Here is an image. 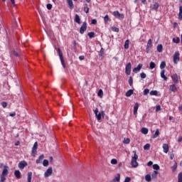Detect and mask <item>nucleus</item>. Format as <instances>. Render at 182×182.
<instances>
[{"label":"nucleus","instance_id":"nucleus-41","mask_svg":"<svg viewBox=\"0 0 182 182\" xmlns=\"http://www.w3.org/2000/svg\"><path fill=\"white\" fill-rule=\"evenodd\" d=\"M149 68L150 69H154V68H156V63H154V62H151Z\"/></svg>","mask_w":182,"mask_h":182},{"label":"nucleus","instance_id":"nucleus-19","mask_svg":"<svg viewBox=\"0 0 182 182\" xmlns=\"http://www.w3.org/2000/svg\"><path fill=\"white\" fill-rule=\"evenodd\" d=\"M171 78L173 80V82H175V83H178V76L177 75V74H173L171 76Z\"/></svg>","mask_w":182,"mask_h":182},{"label":"nucleus","instance_id":"nucleus-8","mask_svg":"<svg viewBox=\"0 0 182 182\" xmlns=\"http://www.w3.org/2000/svg\"><path fill=\"white\" fill-rule=\"evenodd\" d=\"M113 15L115 16V18H118L119 19H123L124 18V14H120L119 11H114L113 12Z\"/></svg>","mask_w":182,"mask_h":182},{"label":"nucleus","instance_id":"nucleus-3","mask_svg":"<svg viewBox=\"0 0 182 182\" xmlns=\"http://www.w3.org/2000/svg\"><path fill=\"white\" fill-rule=\"evenodd\" d=\"M57 52L58 53V56L60 58V60L61 62V65L63 67L66 68V65L65 64V60H63V54L62 53V51L60 50V48H57Z\"/></svg>","mask_w":182,"mask_h":182},{"label":"nucleus","instance_id":"nucleus-43","mask_svg":"<svg viewBox=\"0 0 182 182\" xmlns=\"http://www.w3.org/2000/svg\"><path fill=\"white\" fill-rule=\"evenodd\" d=\"M89 38H90V39H92V38H93L95 36V33L94 32H90L87 33Z\"/></svg>","mask_w":182,"mask_h":182},{"label":"nucleus","instance_id":"nucleus-37","mask_svg":"<svg viewBox=\"0 0 182 182\" xmlns=\"http://www.w3.org/2000/svg\"><path fill=\"white\" fill-rule=\"evenodd\" d=\"M158 92L157 90H152L150 92L151 96H157Z\"/></svg>","mask_w":182,"mask_h":182},{"label":"nucleus","instance_id":"nucleus-10","mask_svg":"<svg viewBox=\"0 0 182 182\" xmlns=\"http://www.w3.org/2000/svg\"><path fill=\"white\" fill-rule=\"evenodd\" d=\"M36 150H38V142L34 143V145L32 148L31 155L33 156V157H35L36 154Z\"/></svg>","mask_w":182,"mask_h":182},{"label":"nucleus","instance_id":"nucleus-34","mask_svg":"<svg viewBox=\"0 0 182 182\" xmlns=\"http://www.w3.org/2000/svg\"><path fill=\"white\" fill-rule=\"evenodd\" d=\"M104 22L106 23L107 22H110V18H109V15H106L104 17Z\"/></svg>","mask_w":182,"mask_h":182},{"label":"nucleus","instance_id":"nucleus-18","mask_svg":"<svg viewBox=\"0 0 182 182\" xmlns=\"http://www.w3.org/2000/svg\"><path fill=\"white\" fill-rule=\"evenodd\" d=\"M14 176L16 177V178H21V171L19 170H16L14 171Z\"/></svg>","mask_w":182,"mask_h":182},{"label":"nucleus","instance_id":"nucleus-63","mask_svg":"<svg viewBox=\"0 0 182 182\" xmlns=\"http://www.w3.org/2000/svg\"><path fill=\"white\" fill-rule=\"evenodd\" d=\"M170 159H171V160H173V159H174V154H170Z\"/></svg>","mask_w":182,"mask_h":182},{"label":"nucleus","instance_id":"nucleus-32","mask_svg":"<svg viewBox=\"0 0 182 182\" xmlns=\"http://www.w3.org/2000/svg\"><path fill=\"white\" fill-rule=\"evenodd\" d=\"M145 180H146V181H148V182L151 181V176L150 174H147L145 176Z\"/></svg>","mask_w":182,"mask_h":182},{"label":"nucleus","instance_id":"nucleus-48","mask_svg":"<svg viewBox=\"0 0 182 182\" xmlns=\"http://www.w3.org/2000/svg\"><path fill=\"white\" fill-rule=\"evenodd\" d=\"M111 164H117V159H112Z\"/></svg>","mask_w":182,"mask_h":182},{"label":"nucleus","instance_id":"nucleus-64","mask_svg":"<svg viewBox=\"0 0 182 182\" xmlns=\"http://www.w3.org/2000/svg\"><path fill=\"white\" fill-rule=\"evenodd\" d=\"M147 166H153V161H150L148 162Z\"/></svg>","mask_w":182,"mask_h":182},{"label":"nucleus","instance_id":"nucleus-6","mask_svg":"<svg viewBox=\"0 0 182 182\" xmlns=\"http://www.w3.org/2000/svg\"><path fill=\"white\" fill-rule=\"evenodd\" d=\"M87 29V23L84 22L81 27L80 28V33L81 35H83L85 32H86V30Z\"/></svg>","mask_w":182,"mask_h":182},{"label":"nucleus","instance_id":"nucleus-60","mask_svg":"<svg viewBox=\"0 0 182 182\" xmlns=\"http://www.w3.org/2000/svg\"><path fill=\"white\" fill-rule=\"evenodd\" d=\"M13 55H14V56H19V54H18V52L15 50L13 51Z\"/></svg>","mask_w":182,"mask_h":182},{"label":"nucleus","instance_id":"nucleus-56","mask_svg":"<svg viewBox=\"0 0 182 182\" xmlns=\"http://www.w3.org/2000/svg\"><path fill=\"white\" fill-rule=\"evenodd\" d=\"M47 9H49V10L52 9V4H47Z\"/></svg>","mask_w":182,"mask_h":182},{"label":"nucleus","instance_id":"nucleus-20","mask_svg":"<svg viewBox=\"0 0 182 182\" xmlns=\"http://www.w3.org/2000/svg\"><path fill=\"white\" fill-rule=\"evenodd\" d=\"M137 110H139V103H136L134 106V114L136 116L137 114Z\"/></svg>","mask_w":182,"mask_h":182},{"label":"nucleus","instance_id":"nucleus-47","mask_svg":"<svg viewBox=\"0 0 182 182\" xmlns=\"http://www.w3.org/2000/svg\"><path fill=\"white\" fill-rule=\"evenodd\" d=\"M129 85L130 86L133 85V78L132 77H130L129 79Z\"/></svg>","mask_w":182,"mask_h":182},{"label":"nucleus","instance_id":"nucleus-51","mask_svg":"<svg viewBox=\"0 0 182 182\" xmlns=\"http://www.w3.org/2000/svg\"><path fill=\"white\" fill-rule=\"evenodd\" d=\"M130 181H132V178L130 177H127L125 178L124 182H130Z\"/></svg>","mask_w":182,"mask_h":182},{"label":"nucleus","instance_id":"nucleus-54","mask_svg":"<svg viewBox=\"0 0 182 182\" xmlns=\"http://www.w3.org/2000/svg\"><path fill=\"white\" fill-rule=\"evenodd\" d=\"M100 55L101 56H103V55H105V50L103 48H101L100 50Z\"/></svg>","mask_w":182,"mask_h":182},{"label":"nucleus","instance_id":"nucleus-49","mask_svg":"<svg viewBox=\"0 0 182 182\" xmlns=\"http://www.w3.org/2000/svg\"><path fill=\"white\" fill-rule=\"evenodd\" d=\"M98 96H100V97H102V96H103V90H99Z\"/></svg>","mask_w":182,"mask_h":182},{"label":"nucleus","instance_id":"nucleus-59","mask_svg":"<svg viewBox=\"0 0 182 182\" xmlns=\"http://www.w3.org/2000/svg\"><path fill=\"white\" fill-rule=\"evenodd\" d=\"M16 115V113H15V112L10 113V114H9V116H10L11 117H15Z\"/></svg>","mask_w":182,"mask_h":182},{"label":"nucleus","instance_id":"nucleus-5","mask_svg":"<svg viewBox=\"0 0 182 182\" xmlns=\"http://www.w3.org/2000/svg\"><path fill=\"white\" fill-rule=\"evenodd\" d=\"M53 173V169L52 168V167H49L44 173L45 178H48V177H50Z\"/></svg>","mask_w":182,"mask_h":182},{"label":"nucleus","instance_id":"nucleus-13","mask_svg":"<svg viewBox=\"0 0 182 182\" xmlns=\"http://www.w3.org/2000/svg\"><path fill=\"white\" fill-rule=\"evenodd\" d=\"M141 68H143V64H139L137 67L133 69L134 73H139V71L141 70Z\"/></svg>","mask_w":182,"mask_h":182},{"label":"nucleus","instance_id":"nucleus-55","mask_svg":"<svg viewBox=\"0 0 182 182\" xmlns=\"http://www.w3.org/2000/svg\"><path fill=\"white\" fill-rule=\"evenodd\" d=\"M176 170H177V166L174 165L173 166H172V171L174 173Z\"/></svg>","mask_w":182,"mask_h":182},{"label":"nucleus","instance_id":"nucleus-25","mask_svg":"<svg viewBox=\"0 0 182 182\" xmlns=\"http://www.w3.org/2000/svg\"><path fill=\"white\" fill-rule=\"evenodd\" d=\"M31 180H32V172H28V176H27V181L32 182Z\"/></svg>","mask_w":182,"mask_h":182},{"label":"nucleus","instance_id":"nucleus-58","mask_svg":"<svg viewBox=\"0 0 182 182\" xmlns=\"http://www.w3.org/2000/svg\"><path fill=\"white\" fill-rule=\"evenodd\" d=\"M182 141V136H178V143H181Z\"/></svg>","mask_w":182,"mask_h":182},{"label":"nucleus","instance_id":"nucleus-28","mask_svg":"<svg viewBox=\"0 0 182 182\" xmlns=\"http://www.w3.org/2000/svg\"><path fill=\"white\" fill-rule=\"evenodd\" d=\"M169 90H171V92H176V90H177V88L176 87V85H171L169 87Z\"/></svg>","mask_w":182,"mask_h":182},{"label":"nucleus","instance_id":"nucleus-39","mask_svg":"<svg viewBox=\"0 0 182 182\" xmlns=\"http://www.w3.org/2000/svg\"><path fill=\"white\" fill-rule=\"evenodd\" d=\"M129 40H127L124 43V49H127L129 48Z\"/></svg>","mask_w":182,"mask_h":182},{"label":"nucleus","instance_id":"nucleus-24","mask_svg":"<svg viewBox=\"0 0 182 182\" xmlns=\"http://www.w3.org/2000/svg\"><path fill=\"white\" fill-rule=\"evenodd\" d=\"M133 90H129L126 94L125 96H127V97H130V96H132V95H133Z\"/></svg>","mask_w":182,"mask_h":182},{"label":"nucleus","instance_id":"nucleus-22","mask_svg":"<svg viewBox=\"0 0 182 182\" xmlns=\"http://www.w3.org/2000/svg\"><path fill=\"white\" fill-rule=\"evenodd\" d=\"M74 21L75 22H76V23H78L79 25H80V17L79 16V15L75 14Z\"/></svg>","mask_w":182,"mask_h":182},{"label":"nucleus","instance_id":"nucleus-46","mask_svg":"<svg viewBox=\"0 0 182 182\" xmlns=\"http://www.w3.org/2000/svg\"><path fill=\"white\" fill-rule=\"evenodd\" d=\"M112 31H113V32H119V28H117V27H112Z\"/></svg>","mask_w":182,"mask_h":182},{"label":"nucleus","instance_id":"nucleus-7","mask_svg":"<svg viewBox=\"0 0 182 182\" xmlns=\"http://www.w3.org/2000/svg\"><path fill=\"white\" fill-rule=\"evenodd\" d=\"M125 73L126 75H130L132 73V63H128L125 67Z\"/></svg>","mask_w":182,"mask_h":182},{"label":"nucleus","instance_id":"nucleus-14","mask_svg":"<svg viewBox=\"0 0 182 182\" xmlns=\"http://www.w3.org/2000/svg\"><path fill=\"white\" fill-rule=\"evenodd\" d=\"M159 6H160V4L157 2H155L151 6V9L153 11H157L159 9Z\"/></svg>","mask_w":182,"mask_h":182},{"label":"nucleus","instance_id":"nucleus-27","mask_svg":"<svg viewBox=\"0 0 182 182\" xmlns=\"http://www.w3.org/2000/svg\"><path fill=\"white\" fill-rule=\"evenodd\" d=\"M178 19L179 21H181L182 19V6H181L179 7Z\"/></svg>","mask_w":182,"mask_h":182},{"label":"nucleus","instance_id":"nucleus-57","mask_svg":"<svg viewBox=\"0 0 182 182\" xmlns=\"http://www.w3.org/2000/svg\"><path fill=\"white\" fill-rule=\"evenodd\" d=\"M161 109V107L160 105H157L156 108V112H159Z\"/></svg>","mask_w":182,"mask_h":182},{"label":"nucleus","instance_id":"nucleus-52","mask_svg":"<svg viewBox=\"0 0 182 182\" xmlns=\"http://www.w3.org/2000/svg\"><path fill=\"white\" fill-rule=\"evenodd\" d=\"M141 79H146V73H141Z\"/></svg>","mask_w":182,"mask_h":182},{"label":"nucleus","instance_id":"nucleus-44","mask_svg":"<svg viewBox=\"0 0 182 182\" xmlns=\"http://www.w3.org/2000/svg\"><path fill=\"white\" fill-rule=\"evenodd\" d=\"M144 150H150V145H149V144H146V145H144Z\"/></svg>","mask_w":182,"mask_h":182},{"label":"nucleus","instance_id":"nucleus-21","mask_svg":"<svg viewBox=\"0 0 182 182\" xmlns=\"http://www.w3.org/2000/svg\"><path fill=\"white\" fill-rule=\"evenodd\" d=\"M164 73H166V70H162L161 71V77H162V79H164V80L167 81V77L166 76L164 75Z\"/></svg>","mask_w":182,"mask_h":182},{"label":"nucleus","instance_id":"nucleus-31","mask_svg":"<svg viewBox=\"0 0 182 182\" xmlns=\"http://www.w3.org/2000/svg\"><path fill=\"white\" fill-rule=\"evenodd\" d=\"M157 50L159 53L163 52V46L161 44L157 46Z\"/></svg>","mask_w":182,"mask_h":182},{"label":"nucleus","instance_id":"nucleus-53","mask_svg":"<svg viewBox=\"0 0 182 182\" xmlns=\"http://www.w3.org/2000/svg\"><path fill=\"white\" fill-rule=\"evenodd\" d=\"M92 25H96L97 23V20L96 19H92L91 21Z\"/></svg>","mask_w":182,"mask_h":182},{"label":"nucleus","instance_id":"nucleus-40","mask_svg":"<svg viewBox=\"0 0 182 182\" xmlns=\"http://www.w3.org/2000/svg\"><path fill=\"white\" fill-rule=\"evenodd\" d=\"M164 68H166V62L162 61L160 65V69H164Z\"/></svg>","mask_w":182,"mask_h":182},{"label":"nucleus","instance_id":"nucleus-50","mask_svg":"<svg viewBox=\"0 0 182 182\" xmlns=\"http://www.w3.org/2000/svg\"><path fill=\"white\" fill-rule=\"evenodd\" d=\"M1 106H2V107L5 108V107H6V106H8V103H6V102H2Z\"/></svg>","mask_w":182,"mask_h":182},{"label":"nucleus","instance_id":"nucleus-30","mask_svg":"<svg viewBox=\"0 0 182 182\" xmlns=\"http://www.w3.org/2000/svg\"><path fill=\"white\" fill-rule=\"evenodd\" d=\"M149 133V129L147 128H142L141 129V134H147Z\"/></svg>","mask_w":182,"mask_h":182},{"label":"nucleus","instance_id":"nucleus-16","mask_svg":"<svg viewBox=\"0 0 182 182\" xmlns=\"http://www.w3.org/2000/svg\"><path fill=\"white\" fill-rule=\"evenodd\" d=\"M159 136H160V130L159 129H157L154 133V134H153L151 136V139H157V137H159Z\"/></svg>","mask_w":182,"mask_h":182},{"label":"nucleus","instance_id":"nucleus-35","mask_svg":"<svg viewBox=\"0 0 182 182\" xmlns=\"http://www.w3.org/2000/svg\"><path fill=\"white\" fill-rule=\"evenodd\" d=\"M84 11L85 14H89V7L87 6V4H84Z\"/></svg>","mask_w":182,"mask_h":182},{"label":"nucleus","instance_id":"nucleus-45","mask_svg":"<svg viewBox=\"0 0 182 182\" xmlns=\"http://www.w3.org/2000/svg\"><path fill=\"white\" fill-rule=\"evenodd\" d=\"M149 92H150V90H149V89H145V90H144V96L149 95Z\"/></svg>","mask_w":182,"mask_h":182},{"label":"nucleus","instance_id":"nucleus-23","mask_svg":"<svg viewBox=\"0 0 182 182\" xmlns=\"http://www.w3.org/2000/svg\"><path fill=\"white\" fill-rule=\"evenodd\" d=\"M45 159V156L43 154L41 155L39 158L36 160V164H39V163H42V160Z\"/></svg>","mask_w":182,"mask_h":182},{"label":"nucleus","instance_id":"nucleus-38","mask_svg":"<svg viewBox=\"0 0 182 182\" xmlns=\"http://www.w3.org/2000/svg\"><path fill=\"white\" fill-rule=\"evenodd\" d=\"M178 182H182V173H179L178 175Z\"/></svg>","mask_w":182,"mask_h":182},{"label":"nucleus","instance_id":"nucleus-29","mask_svg":"<svg viewBox=\"0 0 182 182\" xmlns=\"http://www.w3.org/2000/svg\"><path fill=\"white\" fill-rule=\"evenodd\" d=\"M43 166H44V167H48L49 166V161L44 159L43 161Z\"/></svg>","mask_w":182,"mask_h":182},{"label":"nucleus","instance_id":"nucleus-15","mask_svg":"<svg viewBox=\"0 0 182 182\" xmlns=\"http://www.w3.org/2000/svg\"><path fill=\"white\" fill-rule=\"evenodd\" d=\"M163 150H164V153H166V154H167V153H168V144H164L162 146Z\"/></svg>","mask_w":182,"mask_h":182},{"label":"nucleus","instance_id":"nucleus-9","mask_svg":"<svg viewBox=\"0 0 182 182\" xmlns=\"http://www.w3.org/2000/svg\"><path fill=\"white\" fill-rule=\"evenodd\" d=\"M8 170H9V167L4 166V168L3 169L2 173L1 175V177L3 178H6V176H8Z\"/></svg>","mask_w":182,"mask_h":182},{"label":"nucleus","instance_id":"nucleus-1","mask_svg":"<svg viewBox=\"0 0 182 182\" xmlns=\"http://www.w3.org/2000/svg\"><path fill=\"white\" fill-rule=\"evenodd\" d=\"M134 156L132 157L131 164L132 167L136 168L139 166V163H137V159H139V156L137 155L136 151H133Z\"/></svg>","mask_w":182,"mask_h":182},{"label":"nucleus","instance_id":"nucleus-61","mask_svg":"<svg viewBox=\"0 0 182 182\" xmlns=\"http://www.w3.org/2000/svg\"><path fill=\"white\" fill-rule=\"evenodd\" d=\"M10 2L13 6H15V0H10Z\"/></svg>","mask_w":182,"mask_h":182},{"label":"nucleus","instance_id":"nucleus-62","mask_svg":"<svg viewBox=\"0 0 182 182\" xmlns=\"http://www.w3.org/2000/svg\"><path fill=\"white\" fill-rule=\"evenodd\" d=\"M5 180H6V178L1 177L0 182H5Z\"/></svg>","mask_w":182,"mask_h":182},{"label":"nucleus","instance_id":"nucleus-17","mask_svg":"<svg viewBox=\"0 0 182 182\" xmlns=\"http://www.w3.org/2000/svg\"><path fill=\"white\" fill-rule=\"evenodd\" d=\"M120 181V173L115 175L114 178L111 182H119Z\"/></svg>","mask_w":182,"mask_h":182},{"label":"nucleus","instance_id":"nucleus-33","mask_svg":"<svg viewBox=\"0 0 182 182\" xmlns=\"http://www.w3.org/2000/svg\"><path fill=\"white\" fill-rule=\"evenodd\" d=\"M173 43H180V38L176 37L173 38Z\"/></svg>","mask_w":182,"mask_h":182},{"label":"nucleus","instance_id":"nucleus-4","mask_svg":"<svg viewBox=\"0 0 182 182\" xmlns=\"http://www.w3.org/2000/svg\"><path fill=\"white\" fill-rule=\"evenodd\" d=\"M173 59V63H175V65H177V63L180 62V53L178 51L175 52Z\"/></svg>","mask_w":182,"mask_h":182},{"label":"nucleus","instance_id":"nucleus-36","mask_svg":"<svg viewBox=\"0 0 182 182\" xmlns=\"http://www.w3.org/2000/svg\"><path fill=\"white\" fill-rule=\"evenodd\" d=\"M124 144H130V139L124 138L123 141Z\"/></svg>","mask_w":182,"mask_h":182},{"label":"nucleus","instance_id":"nucleus-2","mask_svg":"<svg viewBox=\"0 0 182 182\" xmlns=\"http://www.w3.org/2000/svg\"><path fill=\"white\" fill-rule=\"evenodd\" d=\"M94 113L95 114V117L96 119L99 121L102 120V117H105V111H101L100 113H99V109L97 108H96L95 110H94Z\"/></svg>","mask_w":182,"mask_h":182},{"label":"nucleus","instance_id":"nucleus-12","mask_svg":"<svg viewBox=\"0 0 182 182\" xmlns=\"http://www.w3.org/2000/svg\"><path fill=\"white\" fill-rule=\"evenodd\" d=\"M151 39H149L147 42V45H146V53H149V52H150V49H151Z\"/></svg>","mask_w":182,"mask_h":182},{"label":"nucleus","instance_id":"nucleus-26","mask_svg":"<svg viewBox=\"0 0 182 182\" xmlns=\"http://www.w3.org/2000/svg\"><path fill=\"white\" fill-rule=\"evenodd\" d=\"M67 2L69 5L70 9H73V1L72 0H67Z\"/></svg>","mask_w":182,"mask_h":182},{"label":"nucleus","instance_id":"nucleus-11","mask_svg":"<svg viewBox=\"0 0 182 182\" xmlns=\"http://www.w3.org/2000/svg\"><path fill=\"white\" fill-rule=\"evenodd\" d=\"M26 166H28V163L25 161H22L18 164V168L23 170V168H25Z\"/></svg>","mask_w":182,"mask_h":182},{"label":"nucleus","instance_id":"nucleus-42","mask_svg":"<svg viewBox=\"0 0 182 182\" xmlns=\"http://www.w3.org/2000/svg\"><path fill=\"white\" fill-rule=\"evenodd\" d=\"M153 168L154 170H160V166H159V164H154Z\"/></svg>","mask_w":182,"mask_h":182}]
</instances>
